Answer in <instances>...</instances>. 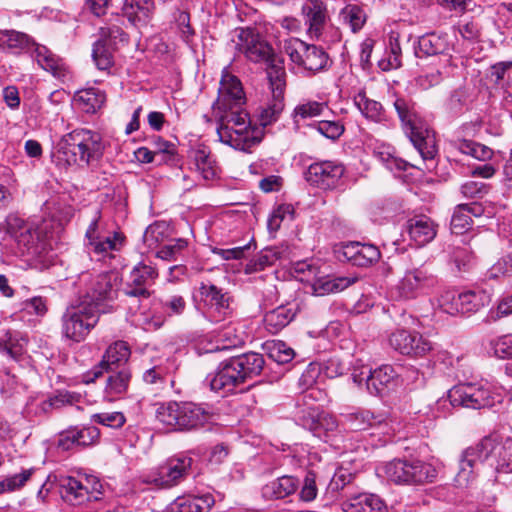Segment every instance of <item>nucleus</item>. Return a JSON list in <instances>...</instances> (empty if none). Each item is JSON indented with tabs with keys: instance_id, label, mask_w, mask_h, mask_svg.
Masks as SVG:
<instances>
[{
	"instance_id": "nucleus-25",
	"label": "nucleus",
	"mask_w": 512,
	"mask_h": 512,
	"mask_svg": "<svg viewBox=\"0 0 512 512\" xmlns=\"http://www.w3.org/2000/svg\"><path fill=\"white\" fill-rule=\"evenodd\" d=\"M130 354V347L125 341L114 342L106 349L102 361L91 371L93 377L87 378L86 382H93L95 379L102 376L104 371L108 372L112 365L127 362Z\"/></svg>"
},
{
	"instance_id": "nucleus-24",
	"label": "nucleus",
	"mask_w": 512,
	"mask_h": 512,
	"mask_svg": "<svg viewBox=\"0 0 512 512\" xmlns=\"http://www.w3.org/2000/svg\"><path fill=\"white\" fill-rule=\"evenodd\" d=\"M191 465L190 457L170 459L159 468L158 476L153 479V482L161 487H171L187 474Z\"/></svg>"
},
{
	"instance_id": "nucleus-51",
	"label": "nucleus",
	"mask_w": 512,
	"mask_h": 512,
	"mask_svg": "<svg viewBox=\"0 0 512 512\" xmlns=\"http://www.w3.org/2000/svg\"><path fill=\"white\" fill-rule=\"evenodd\" d=\"M169 226L164 221H157L149 225L144 234L143 242L148 248H156L168 237Z\"/></svg>"
},
{
	"instance_id": "nucleus-46",
	"label": "nucleus",
	"mask_w": 512,
	"mask_h": 512,
	"mask_svg": "<svg viewBox=\"0 0 512 512\" xmlns=\"http://www.w3.org/2000/svg\"><path fill=\"white\" fill-rule=\"evenodd\" d=\"M104 100V95L93 88L79 91L74 98L78 107L86 113H95L103 105Z\"/></svg>"
},
{
	"instance_id": "nucleus-55",
	"label": "nucleus",
	"mask_w": 512,
	"mask_h": 512,
	"mask_svg": "<svg viewBox=\"0 0 512 512\" xmlns=\"http://www.w3.org/2000/svg\"><path fill=\"white\" fill-rule=\"evenodd\" d=\"M345 421L350 429L355 431L366 430L373 426V421L376 420V416L371 414L369 411H359L344 415Z\"/></svg>"
},
{
	"instance_id": "nucleus-42",
	"label": "nucleus",
	"mask_w": 512,
	"mask_h": 512,
	"mask_svg": "<svg viewBox=\"0 0 512 512\" xmlns=\"http://www.w3.org/2000/svg\"><path fill=\"white\" fill-rule=\"evenodd\" d=\"M130 380L131 372L127 368L113 372L106 380L105 394L111 399L120 397L128 391Z\"/></svg>"
},
{
	"instance_id": "nucleus-4",
	"label": "nucleus",
	"mask_w": 512,
	"mask_h": 512,
	"mask_svg": "<svg viewBox=\"0 0 512 512\" xmlns=\"http://www.w3.org/2000/svg\"><path fill=\"white\" fill-rule=\"evenodd\" d=\"M394 107L405 133L423 161H432L437 154L435 133L423 126L416 111L415 103L410 99L397 98L394 101Z\"/></svg>"
},
{
	"instance_id": "nucleus-9",
	"label": "nucleus",
	"mask_w": 512,
	"mask_h": 512,
	"mask_svg": "<svg viewBox=\"0 0 512 512\" xmlns=\"http://www.w3.org/2000/svg\"><path fill=\"white\" fill-rule=\"evenodd\" d=\"M387 478L397 484L422 485L432 483L438 476L437 468L421 460L395 459L385 466Z\"/></svg>"
},
{
	"instance_id": "nucleus-17",
	"label": "nucleus",
	"mask_w": 512,
	"mask_h": 512,
	"mask_svg": "<svg viewBox=\"0 0 512 512\" xmlns=\"http://www.w3.org/2000/svg\"><path fill=\"white\" fill-rule=\"evenodd\" d=\"M100 219V211H97L96 217L91 221L85 233L87 240L86 248L89 253L104 259L107 256L111 257L113 251L121 248L124 238L117 232H114L112 235H102Z\"/></svg>"
},
{
	"instance_id": "nucleus-2",
	"label": "nucleus",
	"mask_w": 512,
	"mask_h": 512,
	"mask_svg": "<svg viewBox=\"0 0 512 512\" xmlns=\"http://www.w3.org/2000/svg\"><path fill=\"white\" fill-rule=\"evenodd\" d=\"M11 235L22 254L31 261L35 267L47 268L53 261L51 243L45 237L16 214H9L5 222L0 225Z\"/></svg>"
},
{
	"instance_id": "nucleus-20",
	"label": "nucleus",
	"mask_w": 512,
	"mask_h": 512,
	"mask_svg": "<svg viewBox=\"0 0 512 512\" xmlns=\"http://www.w3.org/2000/svg\"><path fill=\"white\" fill-rule=\"evenodd\" d=\"M158 277L157 270L143 262L138 263L129 273L126 282L124 293L128 297L137 298L140 300L148 299L151 295L149 287L154 283Z\"/></svg>"
},
{
	"instance_id": "nucleus-29",
	"label": "nucleus",
	"mask_w": 512,
	"mask_h": 512,
	"mask_svg": "<svg viewBox=\"0 0 512 512\" xmlns=\"http://www.w3.org/2000/svg\"><path fill=\"white\" fill-rule=\"evenodd\" d=\"M344 512H385L387 506L376 494L360 493L349 497L341 504Z\"/></svg>"
},
{
	"instance_id": "nucleus-7",
	"label": "nucleus",
	"mask_w": 512,
	"mask_h": 512,
	"mask_svg": "<svg viewBox=\"0 0 512 512\" xmlns=\"http://www.w3.org/2000/svg\"><path fill=\"white\" fill-rule=\"evenodd\" d=\"M82 302L95 305L100 309L102 304L114 301L118 296L120 279L115 273L82 272L78 277Z\"/></svg>"
},
{
	"instance_id": "nucleus-56",
	"label": "nucleus",
	"mask_w": 512,
	"mask_h": 512,
	"mask_svg": "<svg viewBox=\"0 0 512 512\" xmlns=\"http://www.w3.org/2000/svg\"><path fill=\"white\" fill-rule=\"evenodd\" d=\"M277 259V253L273 249H264L247 263L245 271L247 273L261 271L265 267L272 265Z\"/></svg>"
},
{
	"instance_id": "nucleus-59",
	"label": "nucleus",
	"mask_w": 512,
	"mask_h": 512,
	"mask_svg": "<svg viewBox=\"0 0 512 512\" xmlns=\"http://www.w3.org/2000/svg\"><path fill=\"white\" fill-rule=\"evenodd\" d=\"M458 302L462 314L475 312L484 305L483 296L474 291L459 293Z\"/></svg>"
},
{
	"instance_id": "nucleus-63",
	"label": "nucleus",
	"mask_w": 512,
	"mask_h": 512,
	"mask_svg": "<svg viewBox=\"0 0 512 512\" xmlns=\"http://www.w3.org/2000/svg\"><path fill=\"white\" fill-rule=\"evenodd\" d=\"M494 354L502 359L512 358V335H504L491 342Z\"/></svg>"
},
{
	"instance_id": "nucleus-49",
	"label": "nucleus",
	"mask_w": 512,
	"mask_h": 512,
	"mask_svg": "<svg viewBox=\"0 0 512 512\" xmlns=\"http://www.w3.org/2000/svg\"><path fill=\"white\" fill-rule=\"evenodd\" d=\"M193 165L204 180H212L217 175L215 161L203 149H198L194 152Z\"/></svg>"
},
{
	"instance_id": "nucleus-6",
	"label": "nucleus",
	"mask_w": 512,
	"mask_h": 512,
	"mask_svg": "<svg viewBox=\"0 0 512 512\" xmlns=\"http://www.w3.org/2000/svg\"><path fill=\"white\" fill-rule=\"evenodd\" d=\"M109 309H96L95 305L80 302L66 308L61 317V331L65 338L76 343L86 339L99 322L100 314L110 312Z\"/></svg>"
},
{
	"instance_id": "nucleus-37",
	"label": "nucleus",
	"mask_w": 512,
	"mask_h": 512,
	"mask_svg": "<svg viewBox=\"0 0 512 512\" xmlns=\"http://www.w3.org/2000/svg\"><path fill=\"white\" fill-rule=\"evenodd\" d=\"M447 50L448 43L446 39L435 33H430L419 38L418 45L415 48V56L417 58H424L444 55Z\"/></svg>"
},
{
	"instance_id": "nucleus-47",
	"label": "nucleus",
	"mask_w": 512,
	"mask_h": 512,
	"mask_svg": "<svg viewBox=\"0 0 512 512\" xmlns=\"http://www.w3.org/2000/svg\"><path fill=\"white\" fill-rule=\"evenodd\" d=\"M1 48L11 51H19L33 46L32 39L25 33L15 30H0Z\"/></svg>"
},
{
	"instance_id": "nucleus-62",
	"label": "nucleus",
	"mask_w": 512,
	"mask_h": 512,
	"mask_svg": "<svg viewBox=\"0 0 512 512\" xmlns=\"http://www.w3.org/2000/svg\"><path fill=\"white\" fill-rule=\"evenodd\" d=\"M0 353L12 359H16L22 353L21 345L18 344L9 331L0 338Z\"/></svg>"
},
{
	"instance_id": "nucleus-61",
	"label": "nucleus",
	"mask_w": 512,
	"mask_h": 512,
	"mask_svg": "<svg viewBox=\"0 0 512 512\" xmlns=\"http://www.w3.org/2000/svg\"><path fill=\"white\" fill-rule=\"evenodd\" d=\"M318 488L316 485V475L312 471L305 475L302 488L300 490V499L304 502H311L317 497Z\"/></svg>"
},
{
	"instance_id": "nucleus-28",
	"label": "nucleus",
	"mask_w": 512,
	"mask_h": 512,
	"mask_svg": "<svg viewBox=\"0 0 512 512\" xmlns=\"http://www.w3.org/2000/svg\"><path fill=\"white\" fill-rule=\"evenodd\" d=\"M302 15L309 35L319 38L327 18L325 4L321 0H307L302 6Z\"/></svg>"
},
{
	"instance_id": "nucleus-10",
	"label": "nucleus",
	"mask_w": 512,
	"mask_h": 512,
	"mask_svg": "<svg viewBox=\"0 0 512 512\" xmlns=\"http://www.w3.org/2000/svg\"><path fill=\"white\" fill-rule=\"evenodd\" d=\"M268 79L272 97L259 111V121L264 127L276 122L285 107L284 92L286 87V72L284 66L274 62L268 70Z\"/></svg>"
},
{
	"instance_id": "nucleus-64",
	"label": "nucleus",
	"mask_w": 512,
	"mask_h": 512,
	"mask_svg": "<svg viewBox=\"0 0 512 512\" xmlns=\"http://www.w3.org/2000/svg\"><path fill=\"white\" fill-rule=\"evenodd\" d=\"M22 309L28 314L44 316L48 311L47 299L41 296L32 297L22 303Z\"/></svg>"
},
{
	"instance_id": "nucleus-41",
	"label": "nucleus",
	"mask_w": 512,
	"mask_h": 512,
	"mask_svg": "<svg viewBox=\"0 0 512 512\" xmlns=\"http://www.w3.org/2000/svg\"><path fill=\"white\" fill-rule=\"evenodd\" d=\"M328 110L326 102L307 100L296 105L291 116L294 124L299 127L301 123L309 119L325 115Z\"/></svg>"
},
{
	"instance_id": "nucleus-45",
	"label": "nucleus",
	"mask_w": 512,
	"mask_h": 512,
	"mask_svg": "<svg viewBox=\"0 0 512 512\" xmlns=\"http://www.w3.org/2000/svg\"><path fill=\"white\" fill-rule=\"evenodd\" d=\"M217 339L222 343L219 349H229L241 346L244 343V332L239 325L233 321L223 325L217 334Z\"/></svg>"
},
{
	"instance_id": "nucleus-50",
	"label": "nucleus",
	"mask_w": 512,
	"mask_h": 512,
	"mask_svg": "<svg viewBox=\"0 0 512 512\" xmlns=\"http://www.w3.org/2000/svg\"><path fill=\"white\" fill-rule=\"evenodd\" d=\"M454 146L456 149H458L461 153L470 155L478 160L485 161L492 157L493 151L480 143L466 140V139H459L454 142Z\"/></svg>"
},
{
	"instance_id": "nucleus-21",
	"label": "nucleus",
	"mask_w": 512,
	"mask_h": 512,
	"mask_svg": "<svg viewBox=\"0 0 512 512\" xmlns=\"http://www.w3.org/2000/svg\"><path fill=\"white\" fill-rule=\"evenodd\" d=\"M437 282L436 276L428 268L420 266L407 270L397 289L402 297L409 299L433 288Z\"/></svg>"
},
{
	"instance_id": "nucleus-18",
	"label": "nucleus",
	"mask_w": 512,
	"mask_h": 512,
	"mask_svg": "<svg viewBox=\"0 0 512 512\" xmlns=\"http://www.w3.org/2000/svg\"><path fill=\"white\" fill-rule=\"evenodd\" d=\"M345 173L340 162L324 160L310 164L304 173L305 180L322 190H332L339 186Z\"/></svg>"
},
{
	"instance_id": "nucleus-57",
	"label": "nucleus",
	"mask_w": 512,
	"mask_h": 512,
	"mask_svg": "<svg viewBox=\"0 0 512 512\" xmlns=\"http://www.w3.org/2000/svg\"><path fill=\"white\" fill-rule=\"evenodd\" d=\"M91 421L110 428H121L126 418L122 412H100L91 416Z\"/></svg>"
},
{
	"instance_id": "nucleus-31",
	"label": "nucleus",
	"mask_w": 512,
	"mask_h": 512,
	"mask_svg": "<svg viewBox=\"0 0 512 512\" xmlns=\"http://www.w3.org/2000/svg\"><path fill=\"white\" fill-rule=\"evenodd\" d=\"M483 207L479 203L459 204L455 207L451 218V230L455 234H463L472 224V217L483 214Z\"/></svg>"
},
{
	"instance_id": "nucleus-3",
	"label": "nucleus",
	"mask_w": 512,
	"mask_h": 512,
	"mask_svg": "<svg viewBox=\"0 0 512 512\" xmlns=\"http://www.w3.org/2000/svg\"><path fill=\"white\" fill-rule=\"evenodd\" d=\"M219 141L230 147L248 151L261 141L260 130L253 126L246 110L214 115Z\"/></svg>"
},
{
	"instance_id": "nucleus-39",
	"label": "nucleus",
	"mask_w": 512,
	"mask_h": 512,
	"mask_svg": "<svg viewBox=\"0 0 512 512\" xmlns=\"http://www.w3.org/2000/svg\"><path fill=\"white\" fill-rule=\"evenodd\" d=\"M214 502L210 494L178 497L172 505V510L174 512H208Z\"/></svg>"
},
{
	"instance_id": "nucleus-16",
	"label": "nucleus",
	"mask_w": 512,
	"mask_h": 512,
	"mask_svg": "<svg viewBox=\"0 0 512 512\" xmlns=\"http://www.w3.org/2000/svg\"><path fill=\"white\" fill-rule=\"evenodd\" d=\"M63 498L73 505H81L86 501H96L102 495V484L94 476L76 479L71 476L60 479Z\"/></svg>"
},
{
	"instance_id": "nucleus-35",
	"label": "nucleus",
	"mask_w": 512,
	"mask_h": 512,
	"mask_svg": "<svg viewBox=\"0 0 512 512\" xmlns=\"http://www.w3.org/2000/svg\"><path fill=\"white\" fill-rule=\"evenodd\" d=\"M231 359L236 369L241 373L244 382L260 375L265 365L263 355L255 352L244 353Z\"/></svg>"
},
{
	"instance_id": "nucleus-12",
	"label": "nucleus",
	"mask_w": 512,
	"mask_h": 512,
	"mask_svg": "<svg viewBox=\"0 0 512 512\" xmlns=\"http://www.w3.org/2000/svg\"><path fill=\"white\" fill-rule=\"evenodd\" d=\"M235 49L244 54L247 59L252 62H267V71L271 68L272 64L280 63L283 66V61L273 54L271 46L261 39L252 29L238 28L235 30Z\"/></svg>"
},
{
	"instance_id": "nucleus-8",
	"label": "nucleus",
	"mask_w": 512,
	"mask_h": 512,
	"mask_svg": "<svg viewBox=\"0 0 512 512\" xmlns=\"http://www.w3.org/2000/svg\"><path fill=\"white\" fill-rule=\"evenodd\" d=\"M78 147L77 155L68 151H63L64 157L68 162H78V166H88L94 161H98L104 151L102 137L99 133L88 129H75L64 135L62 147L69 149Z\"/></svg>"
},
{
	"instance_id": "nucleus-14",
	"label": "nucleus",
	"mask_w": 512,
	"mask_h": 512,
	"mask_svg": "<svg viewBox=\"0 0 512 512\" xmlns=\"http://www.w3.org/2000/svg\"><path fill=\"white\" fill-rule=\"evenodd\" d=\"M284 51L294 64L312 73L325 69L329 61L328 54L321 47L299 39L285 41Z\"/></svg>"
},
{
	"instance_id": "nucleus-19",
	"label": "nucleus",
	"mask_w": 512,
	"mask_h": 512,
	"mask_svg": "<svg viewBox=\"0 0 512 512\" xmlns=\"http://www.w3.org/2000/svg\"><path fill=\"white\" fill-rule=\"evenodd\" d=\"M390 346L405 356L421 357L432 350V343L416 331L399 328L389 336Z\"/></svg>"
},
{
	"instance_id": "nucleus-15",
	"label": "nucleus",
	"mask_w": 512,
	"mask_h": 512,
	"mask_svg": "<svg viewBox=\"0 0 512 512\" xmlns=\"http://www.w3.org/2000/svg\"><path fill=\"white\" fill-rule=\"evenodd\" d=\"M245 94L240 80L228 72H222L218 97L212 105L214 115L245 110Z\"/></svg>"
},
{
	"instance_id": "nucleus-34",
	"label": "nucleus",
	"mask_w": 512,
	"mask_h": 512,
	"mask_svg": "<svg viewBox=\"0 0 512 512\" xmlns=\"http://www.w3.org/2000/svg\"><path fill=\"white\" fill-rule=\"evenodd\" d=\"M154 10L153 0H125L122 13L134 25L146 24Z\"/></svg>"
},
{
	"instance_id": "nucleus-40",
	"label": "nucleus",
	"mask_w": 512,
	"mask_h": 512,
	"mask_svg": "<svg viewBox=\"0 0 512 512\" xmlns=\"http://www.w3.org/2000/svg\"><path fill=\"white\" fill-rule=\"evenodd\" d=\"M114 43L107 42L105 39H98L94 42L92 48V60L98 70L110 74L114 66Z\"/></svg>"
},
{
	"instance_id": "nucleus-22",
	"label": "nucleus",
	"mask_w": 512,
	"mask_h": 512,
	"mask_svg": "<svg viewBox=\"0 0 512 512\" xmlns=\"http://www.w3.org/2000/svg\"><path fill=\"white\" fill-rule=\"evenodd\" d=\"M396 377L397 374L392 366L382 365L373 371L371 369L362 371L361 375L353 374V381L360 385L365 379L370 393L380 395L385 388L393 384Z\"/></svg>"
},
{
	"instance_id": "nucleus-5",
	"label": "nucleus",
	"mask_w": 512,
	"mask_h": 512,
	"mask_svg": "<svg viewBox=\"0 0 512 512\" xmlns=\"http://www.w3.org/2000/svg\"><path fill=\"white\" fill-rule=\"evenodd\" d=\"M211 411L192 402H168L156 409V419L164 426L178 431L197 430L209 423Z\"/></svg>"
},
{
	"instance_id": "nucleus-38",
	"label": "nucleus",
	"mask_w": 512,
	"mask_h": 512,
	"mask_svg": "<svg viewBox=\"0 0 512 512\" xmlns=\"http://www.w3.org/2000/svg\"><path fill=\"white\" fill-rule=\"evenodd\" d=\"M293 308L281 305L268 311L264 316V327L271 334H277L285 328L295 317Z\"/></svg>"
},
{
	"instance_id": "nucleus-60",
	"label": "nucleus",
	"mask_w": 512,
	"mask_h": 512,
	"mask_svg": "<svg viewBox=\"0 0 512 512\" xmlns=\"http://www.w3.org/2000/svg\"><path fill=\"white\" fill-rule=\"evenodd\" d=\"M459 294L455 291H445L438 299L439 307L447 314L455 315L460 313Z\"/></svg>"
},
{
	"instance_id": "nucleus-58",
	"label": "nucleus",
	"mask_w": 512,
	"mask_h": 512,
	"mask_svg": "<svg viewBox=\"0 0 512 512\" xmlns=\"http://www.w3.org/2000/svg\"><path fill=\"white\" fill-rule=\"evenodd\" d=\"M313 127L318 133L330 140H337L344 133V125L340 121L322 120L316 122Z\"/></svg>"
},
{
	"instance_id": "nucleus-1",
	"label": "nucleus",
	"mask_w": 512,
	"mask_h": 512,
	"mask_svg": "<svg viewBox=\"0 0 512 512\" xmlns=\"http://www.w3.org/2000/svg\"><path fill=\"white\" fill-rule=\"evenodd\" d=\"M484 462L498 473H512V439L500 443L496 438L484 437L476 445L468 447L460 459L455 477L457 486L468 487L475 478L478 465Z\"/></svg>"
},
{
	"instance_id": "nucleus-48",
	"label": "nucleus",
	"mask_w": 512,
	"mask_h": 512,
	"mask_svg": "<svg viewBox=\"0 0 512 512\" xmlns=\"http://www.w3.org/2000/svg\"><path fill=\"white\" fill-rule=\"evenodd\" d=\"M339 16L342 22L347 24L354 33L362 29L367 19L363 8L354 4L346 5Z\"/></svg>"
},
{
	"instance_id": "nucleus-54",
	"label": "nucleus",
	"mask_w": 512,
	"mask_h": 512,
	"mask_svg": "<svg viewBox=\"0 0 512 512\" xmlns=\"http://www.w3.org/2000/svg\"><path fill=\"white\" fill-rule=\"evenodd\" d=\"M269 357L278 364H286L293 360L294 350L283 341H274L267 346Z\"/></svg>"
},
{
	"instance_id": "nucleus-32",
	"label": "nucleus",
	"mask_w": 512,
	"mask_h": 512,
	"mask_svg": "<svg viewBox=\"0 0 512 512\" xmlns=\"http://www.w3.org/2000/svg\"><path fill=\"white\" fill-rule=\"evenodd\" d=\"M302 425L312 431L315 436L321 437L324 433L334 431L338 424L334 416L328 413H319L315 408L310 407L307 416H303Z\"/></svg>"
},
{
	"instance_id": "nucleus-36",
	"label": "nucleus",
	"mask_w": 512,
	"mask_h": 512,
	"mask_svg": "<svg viewBox=\"0 0 512 512\" xmlns=\"http://www.w3.org/2000/svg\"><path fill=\"white\" fill-rule=\"evenodd\" d=\"M170 362L166 360H157L156 362L142 365V380L145 384L154 386L156 389H162L171 372Z\"/></svg>"
},
{
	"instance_id": "nucleus-30",
	"label": "nucleus",
	"mask_w": 512,
	"mask_h": 512,
	"mask_svg": "<svg viewBox=\"0 0 512 512\" xmlns=\"http://www.w3.org/2000/svg\"><path fill=\"white\" fill-rule=\"evenodd\" d=\"M299 480L290 475L278 477L262 487V496L268 500L284 499L299 488Z\"/></svg>"
},
{
	"instance_id": "nucleus-27",
	"label": "nucleus",
	"mask_w": 512,
	"mask_h": 512,
	"mask_svg": "<svg viewBox=\"0 0 512 512\" xmlns=\"http://www.w3.org/2000/svg\"><path fill=\"white\" fill-rule=\"evenodd\" d=\"M343 256L353 265L367 267L380 259L378 247L372 244L350 242L343 246Z\"/></svg>"
},
{
	"instance_id": "nucleus-26",
	"label": "nucleus",
	"mask_w": 512,
	"mask_h": 512,
	"mask_svg": "<svg viewBox=\"0 0 512 512\" xmlns=\"http://www.w3.org/2000/svg\"><path fill=\"white\" fill-rule=\"evenodd\" d=\"M33 57L37 64L57 79L68 74L66 62L44 45L33 43Z\"/></svg>"
},
{
	"instance_id": "nucleus-11",
	"label": "nucleus",
	"mask_w": 512,
	"mask_h": 512,
	"mask_svg": "<svg viewBox=\"0 0 512 512\" xmlns=\"http://www.w3.org/2000/svg\"><path fill=\"white\" fill-rule=\"evenodd\" d=\"M203 301L204 317L213 324H218L233 317V299L228 292L211 283H201L199 287Z\"/></svg>"
},
{
	"instance_id": "nucleus-53",
	"label": "nucleus",
	"mask_w": 512,
	"mask_h": 512,
	"mask_svg": "<svg viewBox=\"0 0 512 512\" xmlns=\"http://www.w3.org/2000/svg\"><path fill=\"white\" fill-rule=\"evenodd\" d=\"M188 242L185 239L179 238L173 241V243L164 245L161 247L156 256L165 261H177L183 256L186 251Z\"/></svg>"
},
{
	"instance_id": "nucleus-23",
	"label": "nucleus",
	"mask_w": 512,
	"mask_h": 512,
	"mask_svg": "<svg viewBox=\"0 0 512 512\" xmlns=\"http://www.w3.org/2000/svg\"><path fill=\"white\" fill-rule=\"evenodd\" d=\"M209 381L213 391L224 394L233 391L237 385L244 383L241 373L236 369L231 358L220 363Z\"/></svg>"
},
{
	"instance_id": "nucleus-43",
	"label": "nucleus",
	"mask_w": 512,
	"mask_h": 512,
	"mask_svg": "<svg viewBox=\"0 0 512 512\" xmlns=\"http://www.w3.org/2000/svg\"><path fill=\"white\" fill-rule=\"evenodd\" d=\"M354 103L367 119L374 122H382L386 119L382 104L369 99L364 92H359L354 97Z\"/></svg>"
},
{
	"instance_id": "nucleus-44",
	"label": "nucleus",
	"mask_w": 512,
	"mask_h": 512,
	"mask_svg": "<svg viewBox=\"0 0 512 512\" xmlns=\"http://www.w3.org/2000/svg\"><path fill=\"white\" fill-rule=\"evenodd\" d=\"M402 51L399 42V34L391 32L389 34V48L387 57L379 60L378 66L382 71L398 69L402 65Z\"/></svg>"
},
{
	"instance_id": "nucleus-33",
	"label": "nucleus",
	"mask_w": 512,
	"mask_h": 512,
	"mask_svg": "<svg viewBox=\"0 0 512 512\" xmlns=\"http://www.w3.org/2000/svg\"><path fill=\"white\" fill-rule=\"evenodd\" d=\"M408 233L416 245L424 246L435 238L436 225L426 216L415 217L408 222Z\"/></svg>"
},
{
	"instance_id": "nucleus-13",
	"label": "nucleus",
	"mask_w": 512,
	"mask_h": 512,
	"mask_svg": "<svg viewBox=\"0 0 512 512\" xmlns=\"http://www.w3.org/2000/svg\"><path fill=\"white\" fill-rule=\"evenodd\" d=\"M448 399L453 407L482 409L493 407L500 403V395H496L489 388L476 384H460L448 391Z\"/></svg>"
},
{
	"instance_id": "nucleus-52",
	"label": "nucleus",
	"mask_w": 512,
	"mask_h": 512,
	"mask_svg": "<svg viewBox=\"0 0 512 512\" xmlns=\"http://www.w3.org/2000/svg\"><path fill=\"white\" fill-rule=\"evenodd\" d=\"M353 281L349 278H323L314 284V291L317 295L322 296L329 293H335L349 287Z\"/></svg>"
}]
</instances>
